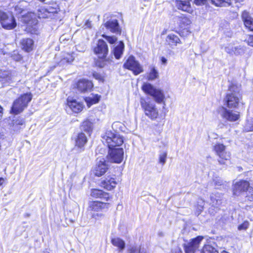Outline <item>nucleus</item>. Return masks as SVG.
Here are the masks:
<instances>
[{
	"label": "nucleus",
	"instance_id": "nucleus-43",
	"mask_svg": "<svg viewBox=\"0 0 253 253\" xmlns=\"http://www.w3.org/2000/svg\"><path fill=\"white\" fill-rule=\"evenodd\" d=\"M167 154L166 152H163L160 155L159 162L160 163L164 165L166 163Z\"/></svg>",
	"mask_w": 253,
	"mask_h": 253
},
{
	"label": "nucleus",
	"instance_id": "nucleus-4",
	"mask_svg": "<svg viewBox=\"0 0 253 253\" xmlns=\"http://www.w3.org/2000/svg\"><path fill=\"white\" fill-rule=\"evenodd\" d=\"M102 142L108 145L109 149H112L121 146L123 143L124 140L119 134L107 131L102 137Z\"/></svg>",
	"mask_w": 253,
	"mask_h": 253
},
{
	"label": "nucleus",
	"instance_id": "nucleus-41",
	"mask_svg": "<svg viewBox=\"0 0 253 253\" xmlns=\"http://www.w3.org/2000/svg\"><path fill=\"white\" fill-rule=\"evenodd\" d=\"M11 57L16 61H20L22 59L21 55L17 51H14L11 54Z\"/></svg>",
	"mask_w": 253,
	"mask_h": 253
},
{
	"label": "nucleus",
	"instance_id": "nucleus-29",
	"mask_svg": "<svg viewBox=\"0 0 253 253\" xmlns=\"http://www.w3.org/2000/svg\"><path fill=\"white\" fill-rule=\"evenodd\" d=\"M222 194L219 193H212L211 195V204L217 207L221 203Z\"/></svg>",
	"mask_w": 253,
	"mask_h": 253
},
{
	"label": "nucleus",
	"instance_id": "nucleus-12",
	"mask_svg": "<svg viewBox=\"0 0 253 253\" xmlns=\"http://www.w3.org/2000/svg\"><path fill=\"white\" fill-rule=\"evenodd\" d=\"M67 107L74 113H79L83 110L84 107L82 102L79 101L71 97H68L67 99Z\"/></svg>",
	"mask_w": 253,
	"mask_h": 253
},
{
	"label": "nucleus",
	"instance_id": "nucleus-53",
	"mask_svg": "<svg viewBox=\"0 0 253 253\" xmlns=\"http://www.w3.org/2000/svg\"><path fill=\"white\" fill-rule=\"evenodd\" d=\"M161 61L163 64H166L167 62V59L166 58H165L164 57H162Z\"/></svg>",
	"mask_w": 253,
	"mask_h": 253
},
{
	"label": "nucleus",
	"instance_id": "nucleus-28",
	"mask_svg": "<svg viewBox=\"0 0 253 253\" xmlns=\"http://www.w3.org/2000/svg\"><path fill=\"white\" fill-rule=\"evenodd\" d=\"M87 142V138L84 133H80L76 139V146L82 148Z\"/></svg>",
	"mask_w": 253,
	"mask_h": 253
},
{
	"label": "nucleus",
	"instance_id": "nucleus-13",
	"mask_svg": "<svg viewBox=\"0 0 253 253\" xmlns=\"http://www.w3.org/2000/svg\"><path fill=\"white\" fill-rule=\"evenodd\" d=\"M94 52L99 58H105L108 52V48L106 43L102 40H99Z\"/></svg>",
	"mask_w": 253,
	"mask_h": 253
},
{
	"label": "nucleus",
	"instance_id": "nucleus-3",
	"mask_svg": "<svg viewBox=\"0 0 253 253\" xmlns=\"http://www.w3.org/2000/svg\"><path fill=\"white\" fill-rule=\"evenodd\" d=\"M142 89L146 94L153 96L157 103H163L164 106L166 105L164 100L165 96L162 89L156 88L148 83H144L143 84Z\"/></svg>",
	"mask_w": 253,
	"mask_h": 253
},
{
	"label": "nucleus",
	"instance_id": "nucleus-42",
	"mask_svg": "<svg viewBox=\"0 0 253 253\" xmlns=\"http://www.w3.org/2000/svg\"><path fill=\"white\" fill-rule=\"evenodd\" d=\"M249 226V222L248 221H244L242 224L238 226V229L239 230H246Z\"/></svg>",
	"mask_w": 253,
	"mask_h": 253
},
{
	"label": "nucleus",
	"instance_id": "nucleus-54",
	"mask_svg": "<svg viewBox=\"0 0 253 253\" xmlns=\"http://www.w3.org/2000/svg\"><path fill=\"white\" fill-rule=\"evenodd\" d=\"M252 41L250 42H248V44L251 46H253V38H251Z\"/></svg>",
	"mask_w": 253,
	"mask_h": 253
},
{
	"label": "nucleus",
	"instance_id": "nucleus-56",
	"mask_svg": "<svg viewBox=\"0 0 253 253\" xmlns=\"http://www.w3.org/2000/svg\"><path fill=\"white\" fill-rule=\"evenodd\" d=\"M2 115V108L0 106V119L1 118Z\"/></svg>",
	"mask_w": 253,
	"mask_h": 253
},
{
	"label": "nucleus",
	"instance_id": "nucleus-49",
	"mask_svg": "<svg viewBox=\"0 0 253 253\" xmlns=\"http://www.w3.org/2000/svg\"><path fill=\"white\" fill-rule=\"evenodd\" d=\"M14 9H15V11L16 12V14H22L24 11V10L23 9V8H22L19 5L15 6V7L14 8Z\"/></svg>",
	"mask_w": 253,
	"mask_h": 253
},
{
	"label": "nucleus",
	"instance_id": "nucleus-45",
	"mask_svg": "<svg viewBox=\"0 0 253 253\" xmlns=\"http://www.w3.org/2000/svg\"><path fill=\"white\" fill-rule=\"evenodd\" d=\"M104 216V214L101 213H92L91 217L94 218L95 220H99L102 218Z\"/></svg>",
	"mask_w": 253,
	"mask_h": 253
},
{
	"label": "nucleus",
	"instance_id": "nucleus-40",
	"mask_svg": "<svg viewBox=\"0 0 253 253\" xmlns=\"http://www.w3.org/2000/svg\"><path fill=\"white\" fill-rule=\"evenodd\" d=\"M82 127L84 130L89 131L91 129V124L90 122L86 121L83 123Z\"/></svg>",
	"mask_w": 253,
	"mask_h": 253
},
{
	"label": "nucleus",
	"instance_id": "nucleus-6",
	"mask_svg": "<svg viewBox=\"0 0 253 253\" xmlns=\"http://www.w3.org/2000/svg\"><path fill=\"white\" fill-rule=\"evenodd\" d=\"M0 24L3 29L8 30H13L17 26L14 16L2 10H0Z\"/></svg>",
	"mask_w": 253,
	"mask_h": 253
},
{
	"label": "nucleus",
	"instance_id": "nucleus-33",
	"mask_svg": "<svg viewBox=\"0 0 253 253\" xmlns=\"http://www.w3.org/2000/svg\"><path fill=\"white\" fill-rule=\"evenodd\" d=\"M112 244L118 247L120 250H123L125 247V242L119 238H115L112 240Z\"/></svg>",
	"mask_w": 253,
	"mask_h": 253
},
{
	"label": "nucleus",
	"instance_id": "nucleus-17",
	"mask_svg": "<svg viewBox=\"0 0 253 253\" xmlns=\"http://www.w3.org/2000/svg\"><path fill=\"white\" fill-rule=\"evenodd\" d=\"M249 183L245 180L236 182L233 186V191L235 195H239L242 192L248 191Z\"/></svg>",
	"mask_w": 253,
	"mask_h": 253
},
{
	"label": "nucleus",
	"instance_id": "nucleus-30",
	"mask_svg": "<svg viewBox=\"0 0 253 253\" xmlns=\"http://www.w3.org/2000/svg\"><path fill=\"white\" fill-rule=\"evenodd\" d=\"M124 44L123 42H120L114 48L113 53L116 59H119L122 56L124 49Z\"/></svg>",
	"mask_w": 253,
	"mask_h": 253
},
{
	"label": "nucleus",
	"instance_id": "nucleus-35",
	"mask_svg": "<svg viewBox=\"0 0 253 253\" xmlns=\"http://www.w3.org/2000/svg\"><path fill=\"white\" fill-rule=\"evenodd\" d=\"M13 74L9 71H1L0 73V78H2L4 81L8 82L12 79Z\"/></svg>",
	"mask_w": 253,
	"mask_h": 253
},
{
	"label": "nucleus",
	"instance_id": "nucleus-31",
	"mask_svg": "<svg viewBox=\"0 0 253 253\" xmlns=\"http://www.w3.org/2000/svg\"><path fill=\"white\" fill-rule=\"evenodd\" d=\"M100 96L97 94H91L90 96L86 97L85 101L88 107H89L92 105L98 103L100 100Z\"/></svg>",
	"mask_w": 253,
	"mask_h": 253
},
{
	"label": "nucleus",
	"instance_id": "nucleus-2",
	"mask_svg": "<svg viewBox=\"0 0 253 253\" xmlns=\"http://www.w3.org/2000/svg\"><path fill=\"white\" fill-rule=\"evenodd\" d=\"M241 99L240 86L232 84L229 87V92L225 98L227 106L229 108H237Z\"/></svg>",
	"mask_w": 253,
	"mask_h": 253
},
{
	"label": "nucleus",
	"instance_id": "nucleus-5",
	"mask_svg": "<svg viewBox=\"0 0 253 253\" xmlns=\"http://www.w3.org/2000/svg\"><path fill=\"white\" fill-rule=\"evenodd\" d=\"M32 98V95L30 93L21 95L13 102L11 113L16 115L22 112L27 107Z\"/></svg>",
	"mask_w": 253,
	"mask_h": 253
},
{
	"label": "nucleus",
	"instance_id": "nucleus-38",
	"mask_svg": "<svg viewBox=\"0 0 253 253\" xmlns=\"http://www.w3.org/2000/svg\"><path fill=\"white\" fill-rule=\"evenodd\" d=\"M197 203V214H199L203 210L204 201L202 199H200L198 200Z\"/></svg>",
	"mask_w": 253,
	"mask_h": 253
},
{
	"label": "nucleus",
	"instance_id": "nucleus-36",
	"mask_svg": "<svg viewBox=\"0 0 253 253\" xmlns=\"http://www.w3.org/2000/svg\"><path fill=\"white\" fill-rule=\"evenodd\" d=\"M129 253H147L146 249L144 247H132L129 250Z\"/></svg>",
	"mask_w": 253,
	"mask_h": 253
},
{
	"label": "nucleus",
	"instance_id": "nucleus-9",
	"mask_svg": "<svg viewBox=\"0 0 253 253\" xmlns=\"http://www.w3.org/2000/svg\"><path fill=\"white\" fill-rule=\"evenodd\" d=\"M225 149L226 146L221 143H217L214 146V150L219 157L218 161L220 164H225L231 157L230 153L226 151Z\"/></svg>",
	"mask_w": 253,
	"mask_h": 253
},
{
	"label": "nucleus",
	"instance_id": "nucleus-37",
	"mask_svg": "<svg viewBox=\"0 0 253 253\" xmlns=\"http://www.w3.org/2000/svg\"><path fill=\"white\" fill-rule=\"evenodd\" d=\"M212 183L215 189H221L224 187L223 181L218 177L214 179Z\"/></svg>",
	"mask_w": 253,
	"mask_h": 253
},
{
	"label": "nucleus",
	"instance_id": "nucleus-34",
	"mask_svg": "<svg viewBox=\"0 0 253 253\" xmlns=\"http://www.w3.org/2000/svg\"><path fill=\"white\" fill-rule=\"evenodd\" d=\"M159 77V73L154 67H152L149 73L147 79L149 81H154Z\"/></svg>",
	"mask_w": 253,
	"mask_h": 253
},
{
	"label": "nucleus",
	"instance_id": "nucleus-11",
	"mask_svg": "<svg viewBox=\"0 0 253 253\" xmlns=\"http://www.w3.org/2000/svg\"><path fill=\"white\" fill-rule=\"evenodd\" d=\"M59 11L58 6L55 4L53 6H49L47 8H42L38 10V17L40 18H47L52 17L55 13Z\"/></svg>",
	"mask_w": 253,
	"mask_h": 253
},
{
	"label": "nucleus",
	"instance_id": "nucleus-60",
	"mask_svg": "<svg viewBox=\"0 0 253 253\" xmlns=\"http://www.w3.org/2000/svg\"><path fill=\"white\" fill-rule=\"evenodd\" d=\"M39 0L41 2H44L45 0Z\"/></svg>",
	"mask_w": 253,
	"mask_h": 253
},
{
	"label": "nucleus",
	"instance_id": "nucleus-15",
	"mask_svg": "<svg viewBox=\"0 0 253 253\" xmlns=\"http://www.w3.org/2000/svg\"><path fill=\"white\" fill-rule=\"evenodd\" d=\"M108 163L104 158L100 159L93 169L94 174L97 176L103 175L108 170Z\"/></svg>",
	"mask_w": 253,
	"mask_h": 253
},
{
	"label": "nucleus",
	"instance_id": "nucleus-8",
	"mask_svg": "<svg viewBox=\"0 0 253 253\" xmlns=\"http://www.w3.org/2000/svg\"><path fill=\"white\" fill-rule=\"evenodd\" d=\"M124 67L132 72L134 75H138L143 72L142 66L133 56H130L124 64Z\"/></svg>",
	"mask_w": 253,
	"mask_h": 253
},
{
	"label": "nucleus",
	"instance_id": "nucleus-16",
	"mask_svg": "<svg viewBox=\"0 0 253 253\" xmlns=\"http://www.w3.org/2000/svg\"><path fill=\"white\" fill-rule=\"evenodd\" d=\"M55 60L57 63L58 65L63 66L72 62L74 60V56L72 54L64 53L61 56L56 55Z\"/></svg>",
	"mask_w": 253,
	"mask_h": 253
},
{
	"label": "nucleus",
	"instance_id": "nucleus-21",
	"mask_svg": "<svg viewBox=\"0 0 253 253\" xmlns=\"http://www.w3.org/2000/svg\"><path fill=\"white\" fill-rule=\"evenodd\" d=\"M225 51L231 55H240L244 53L245 48L241 45L235 46L233 44L230 43L225 48Z\"/></svg>",
	"mask_w": 253,
	"mask_h": 253
},
{
	"label": "nucleus",
	"instance_id": "nucleus-46",
	"mask_svg": "<svg viewBox=\"0 0 253 253\" xmlns=\"http://www.w3.org/2000/svg\"><path fill=\"white\" fill-rule=\"evenodd\" d=\"M181 22L184 25H189L191 23L190 19L186 17H184L181 19Z\"/></svg>",
	"mask_w": 253,
	"mask_h": 253
},
{
	"label": "nucleus",
	"instance_id": "nucleus-58",
	"mask_svg": "<svg viewBox=\"0 0 253 253\" xmlns=\"http://www.w3.org/2000/svg\"><path fill=\"white\" fill-rule=\"evenodd\" d=\"M172 253H182V251L178 249L175 253L172 252Z\"/></svg>",
	"mask_w": 253,
	"mask_h": 253
},
{
	"label": "nucleus",
	"instance_id": "nucleus-24",
	"mask_svg": "<svg viewBox=\"0 0 253 253\" xmlns=\"http://www.w3.org/2000/svg\"><path fill=\"white\" fill-rule=\"evenodd\" d=\"M117 184L115 178L107 177L101 181L100 185L107 190H111L116 187Z\"/></svg>",
	"mask_w": 253,
	"mask_h": 253
},
{
	"label": "nucleus",
	"instance_id": "nucleus-10",
	"mask_svg": "<svg viewBox=\"0 0 253 253\" xmlns=\"http://www.w3.org/2000/svg\"><path fill=\"white\" fill-rule=\"evenodd\" d=\"M218 112L223 119L229 122L236 121L240 117L239 112L228 110L224 107L219 108Z\"/></svg>",
	"mask_w": 253,
	"mask_h": 253
},
{
	"label": "nucleus",
	"instance_id": "nucleus-27",
	"mask_svg": "<svg viewBox=\"0 0 253 253\" xmlns=\"http://www.w3.org/2000/svg\"><path fill=\"white\" fill-rule=\"evenodd\" d=\"M21 43L22 48L27 52H29L33 49L34 42L31 39H24L21 41Z\"/></svg>",
	"mask_w": 253,
	"mask_h": 253
},
{
	"label": "nucleus",
	"instance_id": "nucleus-32",
	"mask_svg": "<svg viewBox=\"0 0 253 253\" xmlns=\"http://www.w3.org/2000/svg\"><path fill=\"white\" fill-rule=\"evenodd\" d=\"M211 3L216 6L226 7L231 5V0H211Z\"/></svg>",
	"mask_w": 253,
	"mask_h": 253
},
{
	"label": "nucleus",
	"instance_id": "nucleus-39",
	"mask_svg": "<svg viewBox=\"0 0 253 253\" xmlns=\"http://www.w3.org/2000/svg\"><path fill=\"white\" fill-rule=\"evenodd\" d=\"M102 37L106 39L107 41L111 44L115 43L117 40V39L115 36H108L104 34L102 35Z\"/></svg>",
	"mask_w": 253,
	"mask_h": 253
},
{
	"label": "nucleus",
	"instance_id": "nucleus-26",
	"mask_svg": "<svg viewBox=\"0 0 253 253\" xmlns=\"http://www.w3.org/2000/svg\"><path fill=\"white\" fill-rule=\"evenodd\" d=\"M242 19L245 26L251 31H253V18H252L248 12L244 11L242 14Z\"/></svg>",
	"mask_w": 253,
	"mask_h": 253
},
{
	"label": "nucleus",
	"instance_id": "nucleus-47",
	"mask_svg": "<svg viewBox=\"0 0 253 253\" xmlns=\"http://www.w3.org/2000/svg\"><path fill=\"white\" fill-rule=\"evenodd\" d=\"M24 124V120L23 119L20 118L16 121H15L13 123V126H22Z\"/></svg>",
	"mask_w": 253,
	"mask_h": 253
},
{
	"label": "nucleus",
	"instance_id": "nucleus-1",
	"mask_svg": "<svg viewBox=\"0 0 253 253\" xmlns=\"http://www.w3.org/2000/svg\"><path fill=\"white\" fill-rule=\"evenodd\" d=\"M203 239V236H199L191 239L190 242L184 243L185 253H218L214 248L209 245H205L202 250H200L199 245Z\"/></svg>",
	"mask_w": 253,
	"mask_h": 253
},
{
	"label": "nucleus",
	"instance_id": "nucleus-22",
	"mask_svg": "<svg viewBox=\"0 0 253 253\" xmlns=\"http://www.w3.org/2000/svg\"><path fill=\"white\" fill-rule=\"evenodd\" d=\"M109 204L98 201H93L90 203L89 208L92 211L98 212L103 211L108 208Z\"/></svg>",
	"mask_w": 253,
	"mask_h": 253
},
{
	"label": "nucleus",
	"instance_id": "nucleus-48",
	"mask_svg": "<svg viewBox=\"0 0 253 253\" xmlns=\"http://www.w3.org/2000/svg\"><path fill=\"white\" fill-rule=\"evenodd\" d=\"M208 0H194V3L197 5H203L207 3Z\"/></svg>",
	"mask_w": 253,
	"mask_h": 253
},
{
	"label": "nucleus",
	"instance_id": "nucleus-14",
	"mask_svg": "<svg viewBox=\"0 0 253 253\" xmlns=\"http://www.w3.org/2000/svg\"><path fill=\"white\" fill-rule=\"evenodd\" d=\"M108 154L110 160L116 163H121L124 159V152L121 148L109 149Z\"/></svg>",
	"mask_w": 253,
	"mask_h": 253
},
{
	"label": "nucleus",
	"instance_id": "nucleus-7",
	"mask_svg": "<svg viewBox=\"0 0 253 253\" xmlns=\"http://www.w3.org/2000/svg\"><path fill=\"white\" fill-rule=\"evenodd\" d=\"M141 106L144 110L145 115L152 120L157 119L159 117V111L155 103L143 101Z\"/></svg>",
	"mask_w": 253,
	"mask_h": 253
},
{
	"label": "nucleus",
	"instance_id": "nucleus-44",
	"mask_svg": "<svg viewBox=\"0 0 253 253\" xmlns=\"http://www.w3.org/2000/svg\"><path fill=\"white\" fill-rule=\"evenodd\" d=\"M247 197L248 198V200L250 201H253V186L250 187L249 186Z\"/></svg>",
	"mask_w": 253,
	"mask_h": 253
},
{
	"label": "nucleus",
	"instance_id": "nucleus-52",
	"mask_svg": "<svg viewBox=\"0 0 253 253\" xmlns=\"http://www.w3.org/2000/svg\"><path fill=\"white\" fill-rule=\"evenodd\" d=\"M5 179L2 177H0V189L2 188V185L5 182Z\"/></svg>",
	"mask_w": 253,
	"mask_h": 253
},
{
	"label": "nucleus",
	"instance_id": "nucleus-23",
	"mask_svg": "<svg viewBox=\"0 0 253 253\" xmlns=\"http://www.w3.org/2000/svg\"><path fill=\"white\" fill-rule=\"evenodd\" d=\"M77 88L81 92L90 91L93 87L91 82L84 79L79 80L77 84Z\"/></svg>",
	"mask_w": 253,
	"mask_h": 253
},
{
	"label": "nucleus",
	"instance_id": "nucleus-55",
	"mask_svg": "<svg viewBox=\"0 0 253 253\" xmlns=\"http://www.w3.org/2000/svg\"><path fill=\"white\" fill-rule=\"evenodd\" d=\"M167 29H164V30L162 31V33H161V35H164L166 34H167Z\"/></svg>",
	"mask_w": 253,
	"mask_h": 253
},
{
	"label": "nucleus",
	"instance_id": "nucleus-59",
	"mask_svg": "<svg viewBox=\"0 0 253 253\" xmlns=\"http://www.w3.org/2000/svg\"><path fill=\"white\" fill-rule=\"evenodd\" d=\"M236 2H241L242 1H243L244 0H235Z\"/></svg>",
	"mask_w": 253,
	"mask_h": 253
},
{
	"label": "nucleus",
	"instance_id": "nucleus-19",
	"mask_svg": "<svg viewBox=\"0 0 253 253\" xmlns=\"http://www.w3.org/2000/svg\"><path fill=\"white\" fill-rule=\"evenodd\" d=\"M110 30L112 33L120 34L121 30L118 21L116 19L109 20L106 22L101 27L103 30L104 28Z\"/></svg>",
	"mask_w": 253,
	"mask_h": 253
},
{
	"label": "nucleus",
	"instance_id": "nucleus-50",
	"mask_svg": "<svg viewBox=\"0 0 253 253\" xmlns=\"http://www.w3.org/2000/svg\"><path fill=\"white\" fill-rule=\"evenodd\" d=\"M245 130L247 131H251L253 130V123H251L249 125H246L245 126Z\"/></svg>",
	"mask_w": 253,
	"mask_h": 253
},
{
	"label": "nucleus",
	"instance_id": "nucleus-20",
	"mask_svg": "<svg viewBox=\"0 0 253 253\" xmlns=\"http://www.w3.org/2000/svg\"><path fill=\"white\" fill-rule=\"evenodd\" d=\"M176 6L178 9L187 12L190 14L193 12V9L192 8L190 1L188 0H176L175 1Z\"/></svg>",
	"mask_w": 253,
	"mask_h": 253
},
{
	"label": "nucleus",
	"instance_id": "nucleus-25",
	"mask_svg": "<svg viewBox=\"0 0 253 253\" xmlns=\"http://www.w3.org/2000/svg\"><path fill=\"white\" fill-rule=\"evenodd\" d=\"M90 195L93 198H100L106 201H109L110 199L109 193L97 189H92Z\"/></svg>",
	"mask_w": 253,
	"mask_h": 253
},
{
	"label": "nucleus",
	"instance_id": "nucleus-18",
	"mask_svg": "<svg viewBox=\"0 0 253 253\" xmlns=\"http://www.w3.org/2000/svg\"><path fill=\"white\" fill-rule=\"evenodd\" d=\"M165 42L166 44L171 48H174L178 44L182 43L179 37L173 33L168 34L166 38Z\"/></svg>",
	"mask_w": 253,
	"mask_h": 253
},
{
	"label": "nucleus",
	"instance_id": "nucleus-61",
	"mask_svg": "<svg viewBox=\"0 0 253 253\" xmlns=\"http://www.w3.org/2000/svg\"><path fill=\"white\" fill-rule=\"evenodd\" d=\"M221 253H228L227 252H225V251H223Z\"/></svg>",
	"mask_w": 253,
	"mask_h": 253
},
{
	"label": "nucleus",
	"instance_id": "nucleus-51",
	"mask_svg": "<svg viewBox=\"0 0 253 253\" xmlns=\"http://www.w3.org/2000/svg\"><path fill=\"white\" fill-rule=\"evenodd\" d=\"M91 26H92L91 22L90 21H89V20H87L85 22V24L84 25L83 28H84V29L91 28Z\"/></svg>",
	"mask_w": 253,
	"mask_h": 253
},
{
	"label": "nucleus",
	"instance_id": "nucleus-57",
	"mask_svg": "<svg viewBox=\"0 0 253 253\" xmlns=\"http://www.w3.org/2000/svg\"><path fill=\"white\" fill-rule=\"evenodd\" d=\"M93 76L96 79H99V77H100V75L99 74H93Z\"/></svg>",
	"mask_w": 253,
	"mask_h": 253
}]
</instances>
